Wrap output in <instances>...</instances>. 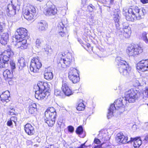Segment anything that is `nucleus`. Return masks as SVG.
I'll list each match as a JSON object with an SVG mask.
<instances>
[{
	"label": "nucleus",
	"instance_id": "4",
	"mask_svg": "<svg viewBox=\"0 0 148 148\" xmlns=\"http://www.w3.org/2000/svg\"><path fill=\"white\" fill-rule=\"evenodd\" d=\"M13 55V52L9 48L5 50L3 53L0 52V68L6 67L10 58Z\"/></svg>",
	"mask_w": 148,
	"mask_h": 148
},
{
	"label": "nucleus",
	"instance_id": "30",
	"mask_svg": "<svg viewBox=\"0 0 148 148\" xmlns=\"http://www.w3.org/2000/svg\"><path fill=\"white\" fill-rule=\"evenodd\" d=\"M53 77V73L51 72H47L44 74V78L46 79L50 80L52 79Z\"/></svg>",
	"mask_w": 148,
	"mask_h": 148
},
{
	"label": "nucleus",
	"instance_id": "43",
	"mask_svg": "<svg viewBox=\"0 0 148 148\" xmlns=\"http://www.w3.org/2000/svg\"><path fill=\"white\" fill-rule=\"evenodd\" d=\"M68 130L71 132H73L74 130V127L70 125L68 127Z\"/></svg>",
	"mask_w": 148,
	"mask_h": 148
},
{
	"label": "nucleus",
	"instance_id": "11",
	"mask_svg": "<svg viewBox=\"0 0 148 148\" xmlns=\"http://www.w3.org/2000/svg\"><path fill=\"white\" fill-rule=\"evenodd\" d=\"M15 34L16 39L19 40L26 39V37L27 35V30L23 28H20L17 29Z\"/></svg>",
	"mask_w": 148,
	"mask_h": 148
},
{
	"label": "nucleus",
	"instance_id": "12",
	"mask_svg": "<svg viewBox=\"0 0 148 148\" xmlns=\"http://www.w3.org/2000/svg\"><path fill=\"white\" fill-rule=\"evenodd\" d=\"M143 52L142 47L138 45L132 44L130 46V56L138 55Z\"/></svg>",
	"mask_w": 148,
	"mask_h": 148
},
{
	"label": "nucleus",
	"instance_id": "1",
	"mask_svg": "<svg viewBox=\"0 0 148 148\" xmlns=\"http://www.w3.org/2000/svg\"><path fill=\"white\" fill-rule=\"evenodd\" d=\"M34 88L38 89L35 91V97L38 100H42L47 98L50 94V88L48 84L43 82H39Z\"/></svg>",
	"mask_w": 148,
	"mask_h": 148
},
{
	"label": "nucleus",
	"instance_id": "44",
	"mask_svg": "<svg viewBox=\"0 0 148 148\" xmlns=\"http://www.w3.org/2000/svg\"><path fill=\"white\" fill-rule=\"evenodd\" d=\"M94 142L97 144H99L101 143V141L99 140L96 138H95Z\"/></svg>",
	"mask_w": 148,
	"mask_h": 148
},
{
	"label": "nucleus",
	"instance_id": "23",
	"mask_svg": "<svg viewBox=\"0 0 148 148\" xmlns=\"http://www.w3.org/2000/svg\"><path fill=\"white\" fill-rule=\"evenodd\" d=\"M10 97V93L8 90H6L3 92L0 95L1 101L2 102H8L10 100L9 98Z\"/></svg>",
	"mask_w": 148,
	"mask_h": 148
},
{
	"label": "nucleus",
	"instance_id": "22",
	"mask_svg": "<svg viewBox=\"0 0 148 148\" xmlns=\"http://www.w3.org/2000/svg\"><path fill=\"white\" fill-rule=\"evenodd\" d=\"M47 23L45 21L42 20L38 23L37 27L39 31H44L46 30L47 28Z\"/></svg>",
	"mask_w": 148,
	"mask_h": 148
},
{
	"label": "nucleus",
	"instance_id": "26",
	"mask_svg": "<svg viewBox=\"0 0 148 148\" xmlns=\"http://www.w3.org/2000/svg\"><path fill=\"white\" fill-rule=\"evenodd\" d=\"M3 75L5 79H11L13 77V71L6 69L3 72Z\"/></svg>",
	"mask_w": 148,
	"mask_h": 148
},
{
	"label": "nucleus",
	"instance_id": "25",
	"mask_svg": "<svg viewBox=\"0 0 148 148\" xmlns=\"http://www.w3.org/2000/svg\"><path fill=\"white\" fill-rule=\"evenodd\" d=\"M59 30V34L62 37L64 36L65 35L66 28L64 27V25L62 22H60L58 25Z\"/></svg>",
	"mask_w": 148,
	"mask_h": 148
},
{
	"label": "nucleus",
	"instance_id": "13",
	"mask_svg": "<svg viewBox=\"0 0 148 148\" xmlns=\"http://www.w3.org/2000/svg\"><path fill=\"white\" fill-rule=\"evenodd\" d=\"M113 18L116 27L118 26L119 24V20L120 18V12L119 10L118 9H114L113 11L110 14Z\"/></svg>",
	"mask_w": 148,
	"mask_h": 148
},
{
	"label": "nucleus",
	"instance_id": "53",
	"mask_svg": "<svg viewBox=\"0 0 148 148\" xmlns=\"http://www.w3.org/2000/svg\"><path fill=\"white\" fill-rule=\"evenodd\" d=\"M144 94L147 97H148V88L145 91Z\"/></svg>",
	"mask_w": 148,
	"mask_h": 148
},
{
	"label": "nucleus",
	"instance_id": "55",
	"mask_svg": "<svg viewBox=\"0 0 148 148\" xmlns=\"http://www.w3.org/2000/svg\"><path fill=\"white\" fill-rule=\"evenodd\" d=\"M126 53H127L129 55L130 53V47H127V48L126 49Z\"/></svg>",
	"mask_w": 148,
	"mask_h": 148
},
{
	"label": "nucleus",
	"instance_id": "7",
	"mask_svg": "<svg viewBox=\"0 0 148 148\" xmlns=\"http://www.w3.org/2000/svg\"><path fill=\"white\" fill-rule=\"evenodd\" d=\"M23 13L25 18L27 20H31L36 16V10L34 6L29 5L24 7Z\"/></svg>",
	"mask_w": 148,
	"mask_h": 148
},
{
	"label": "nucleus",
	"instance_id": "42",
	"mask_svg": "<svg viewBox=\"0 0 148 148\" xmlns=\"http://www.w3.org/2000/svg\"><path fill=\"white\" fill-rule=\"evenodd\" d=\"M55 94L56 96H59L61 95V92L60 90L56 89L55 90Z\"/></svg>",
	"mask_w": 148,
	"mask_h": 148
},
{
	"label": "nucleus",
	"instance_id": "2",
	"mask_svg": "<svg viewBox=\"0 0 148 148\" xmlns=\"http://www.w3.org/2000/svg\"><path fill=\"white\" fill-rule=\"evenodd\" d=\"M123 98H119L115 101L114 104H111L108 109L107 117L108 119L113 116L114 112L116 110H119L122 112L124 110V106L122 102Z\"/></svg>",
	"mask_w": 148,
	"mask_h": 148
},
{
	"label": "nucleus",
	"instance_id": "48",
	"mask_svg": "<svg viewBox=\"0 0 148 148\" xmlns=\"http://www.w3.org/2000/svg\"><path fill=\"white\" fill-rule=\"evenodd\" d=\"M7 124L8 126H11L12 125V121L10 120L8 121L7 122Z\"/></svg>",
	"mask_w": 148,
	"mask_h": 148
},
{
	"label": "nucleus",
	"instance_id": "29",
	"mask_svg": "<svg viewBox=\"0 0 148 148\" xmlns=\"http://www.w3.org/2000/svg\"><path fill=\"white\" fill-rule=\"evenodd\" d=\"M55 119H54L53 117H50L48 119L45 117V121L49 126L52 127L55 123Z\"/></svg>",
	"mask_w": 148,
	"mask_h": 148
},
{
	"label": "nucleus",
	"instance_id": "46",
	"mask_svg": "<svg viewBox=\"0 0 148 148\" xmlns=\"http://www.w3.org/2000/svg\"><path fill=\"white\" fill-rule=\"evenodd\" d=\"M1 43L3 45H5L7 44L8 42H6V41H5L3 40V39L1 38V39L0 40Z\"/></svg>",
	"mask_w": 148,
	"mask_h": 148
},
{
	"label": "nucleus",
	"instance_id": "61",
	"mask_svg": "<svg viewBox=\"0 0 148 148\" xmlns=\"http://www.w3.org/2000/svg\"><path fill=\"white\" fill-rule=\"evenodd\" d=\"M90 44H89L88 45V47H90Z\"/></svg>",
	"mask_w": 148,
	"mask_h": 148
},
{
	"label": "nucleus",
	"instance_id": "16",
	"mask_svg": "<svg viewBox=\"0 0 148 148\" xmlns=\"http://www.w3.org/2000/svg\"><path fill=\"white\" fill-rule=\"evenodd\" d=\"M16 40L17 43L16 46L17 48L19 49L20 50H23L27 49L28 44L27 43V40L26 39H22L20 40Z\"/></svg>",
	"mask_w": 148,
	"mask_h": 148
},
{
	"label": "nucleus",
	"instance_id": "36",
	"mask_svg": "<svg viewBox=\"0 0 148 148\" xmlns=\"http://www.w3.org/2000/svg\"><path fill=\"white\" fill-rule=\"evenodd\" d=\"M76 132L78 134H82L83 132V129L82 126L78 127L76 130Z\"/></svg>",
	"mask_w": 148,
	"mask_h": 148
},
{
	"label": "nucleus",
	"instance_id": "35",
	"mask_svg": "<svg viewBox=\"0 0 148 148\" xmlns=\"http://www.w3.org/2000/svg\"><path fill=\"white\" fill-rule=\"evenodd\" d=\"M147 33L146 32H143L142 34V38L145 43L148 44V39L147 36Z\"/></svg>",
	"mask_w": 148,
	"mask_h": 148
},
{
	"label": "nucleus",
	"instance_id": "54",
	"mask_svg": "<svg viewBox=\"0 0 148 148\" xmlns=\"http://www.w3.org/2000/svg\"><path fill=\"white\" fill-rule=\"evenodd\" d=\"M100 135H101V136H103L102 139H103L105 140V137L106 135V134H103V133H101V134H99V136H100Z\"/></svg>",
	"mask_w": 148,
	"mask_h": 148
},
{
	"label": "nucleus",
	"instance_id": "49",
	"mask_svg": "<svg viewBox=\"0 0 148 148\" xmlns=\"http://www.w3.org/2000/svg\"><path fill=\"white\" fill-rule=\"evenodd\" d=\"M85 143L81 145L80 146L77 148H87V146L85 145Z\"/></svg>",
	"mask_w": 148,
	"mask_h": 148
},
{
	"label": "nucleus",
	"instance_id": "28",
	"mask_svg": "<svg viewBox=\"0 0 148 148\" xmlns=\"http://www.w3.org/2000/svg\"><path fill=\"white\" fill-rule=\"evenodd\" d=\"M18 65L19 69L21 70H22L24 67L26 66L27 63L25 61V60L23 57H21L19 58L18 60Z\"/></svg>",
	"mask_w": 148,
	"mask_h": 148
},
{
	"label": "nucleus",
	"instance_id": "60",
	"mask_svg": "<svg viewBox=\"0 0 148 148\" xmlns=\"http://www.w3.org/2000/svg\"><path fill=\"white\" fill-rule=\"evenodd\" d=\"M3 40H4V41H6V42H8V41L7 40H5V39H3Z\"/></svg>",
	"mask_w": 148,
	"mask_h": 148
},
{
	"label": "nucleus",
	"instance_id": "52",
	"mask_svg": "<svg viewBox=\"0 0 148 148\" xmlns=\"http://www.w3.org/2000/svg\"><path fill=\"white\" fill-rule=\"evenodd\" d=\"M140 1L143 4L148 3V0H140Z\"/></svg>",
	"mask_w": 148,
	"mask_h": 148
},
{
	"label": "nucleus",
	"instance_id": "19",
	"mask_svg": "<svg viewBox=\"0 0 148 148\" xmlns=\"http://www.w3.org/2000/svg\"><path fill=\"white\" fill-rule=\"evenodd\" d=\"M57 10L55 5H51L48 7L46 10L45 14L46 15L52 16L56 14Z\"/></svg>",
	"mask_w": 148,
	"mask_h": 148
},
{
	"label": "nucleus",
	"instance_id": "31",
	"mask_svg": "<svg viewBox=\"0 0 148 148\" xmlns=\"http://www.w3.org/2000/svg\"><path fill=\"white\" fill-rule=\"evenodd\" d=\"M43 41L42 39L38 38L36 41V46L38 48L41 47L42 45Z\"/></svg>",
	"mask_w": 148,
	"mask_h": 148
},
{
	"label": "nucleus",
	"instance_id": "27",
	"mask_svg": "<svg viewBox=\"0 0 148 148\" xmlns=\"http://www.w3.org/2000/svg\"><path fill=\"white\" fill-rule=\"evenodd\" d=\"M131 141H134L133 146L135 148H138L142 143V141L140 139L137 138H131L130 142Z\"/></svg>",
	"mask_w": 148,
	"mask_h": 148
},
{
	"label": "nucleus",
	"instance_id": "10",
	"mask_svg": "<svg viewBox=\"0 0 148 148\" xmlns=\"http://www.w3.org/2000/svg\"><path fill=\"white\" fill-rule=\"evenodd\" d=\"M20 9L19 5L14 6L12 4H9L8 5L6 9L7 15L10 16H13L16 14L17 11H18Z\"/></svg>",
	"mask_w": 148,
	"mask_h": 148
},
{
	"label": "nucleus",
	"instance_id": "50",
	"mask_svg": "<svg viewBox=\"0 0 148 148\" xmlns=\"http://www.w3.org/2000/svg\"><path fill=\"white\" fill-rule=\"evenodd\" d=\"M132 130L133 132L135 131L137 129V126L136 125L134 124L132 125Z\"/></svg>",
	"mask_w": 148,
	"mask_h": 148
},
{
	"label": "nucleus",
	"instance_id": "15",
	"mask_svg": "<svg viewBox=\"0 0 148 148\" xmlns=\"http://www.w3.org/2000/svg\"><path fill=\"white\" fill-rule=\"evenodd\" d=\"M45 117L47 118H49L53 117L54 119L56 118V112L55 109L53 107L48 108L45 112Z\"/></svg>",
	"mask_w": 148,
	"mask_h": 148
},
{
	"label": "nucleus",
	"instance_id": "62",
	"mask_svg": "<svg viewBox=\"0 0 148 148\" xmlns=\"http://www.w3.org/2000/svg\"><path fill=\"white\" fill-rule=\"evenodd\" d=\"M69 148H72V147H69Z\"/></svg>",
	"mask_w": 148,
	"mask_h": 148
},
{
	"label": "nucleus",
	"instance_id": "41",
	"mask_svg": "<svg viewBox=\"0 0 148 148\" xmlns=\"http://www.w3.org/2000/svg\"><path fill=\"white\" fill-rule=\"evenodd\" d=\"M10 120L14 122L15 125L16 124V122L17 121V118L15 116L11 117Z\"/></svg>",
	"mask_w": 148,
	"mask_h": 148
},
{
	"label": "nucleus",
	"instance_id": "17",
	"mask_svg": "<svg viewBox=\"0 0 148 148\" xmlns=\"http://www.w3.org/2000/svg\"><path fill=\"white\" fill-rule=\"evenodd\" d=\"M128 138L125 136L122 133H118L116 138V142L118 143H128L127 141Z\"/></svg>",
	"mask_w": 148,
	"mask_h": 148
},
{
	"label": "nucleus",
	"instance_id": "32",
	"mask_svg": "<svg viewBox=\"0 0 148 148\" xmlns=\"http://www.w3.org/2000/svg\"><path fill=\"white\" fill-rule=\"evenodd\" d=\"M129 10L128 9L123 8V14L125 16L126 19L127 20L129 21L130 17L129 16Z\"/></svg>",
	"mask_w": 148,
	"mask_h": 148
},
{
	"label": "nucleus",
	"instance_id": "59",
	"mask_svg": "<svg viewBox=\"0 0 148 148\" xmlns=\"http://www.w3.org/2000/svg\"><path fill=\"white\" fill-rule=\"evenodd\" d=\"M114 2V0H110V3L111 4H112Z\"/></svg>",
	"mask_w": 148,
	"mask_h": 148
},
{
	"label": "nucleus",
	"instance_id": "20",
	"mask_svg": "<svg viewBox=\"0 0 148 148\" xmlns=\"http://www.w3.org/2000/svg\"><path fill=\"white\" fill-rule=\"evenodd\" d=\"M24 129L26 133L30 136L34 134L35 133L34 127L29 123H27L25 125Z\"/></svg>",
	"mask_w": 148,
	"mask_h": 148
},
{
	"label": "nucleus",
	"instance_id": "8",
	"mask_svg": "<svg viewBox=\"0 0 148 148\" xmlns=\"http://www.w3.org/2000/svg\"><path fill=\"white\" fill-rule=\"evenodd\" d=\"M41 66L42 64L38 59L34 58L31 61L30 70L33 72H36Z\"/></svg>",
	"mask_w": 148,
	"mask_h": 148
},
{
	"label": "nucleus",
	"instance_id": "33",
	"mask_svg": "<svg viewBox=\"0 0 148 148\" xmlns=\"http://www.w3.org/2000/svg\"><path fill=\"white\" fill-rule=\"evenodd\" d=\"M125 100L126 102V105L127 106V104L128 105H129V104L127 103V101L128 102V103L130 102V92L129 90L127 91L125 93Z\"/></svg>",
	"mask_w": 148,
	"mask_h": 148
},
{
	"label": "nucleus",
	"instance_id": "21",
	"mask_svg": "<svg viewBox=\"0 0 148 148\" xmlns=\"http://www.w3.org/2000/svg\"><path fill=\"white\" fill-rule=\"evenodd\" d=\"M130 103H134L139 98V93L137 91L130 89Z\"/></svg>",
	"mask_w": 148,
	"mask_h": 148
},
{
	"label": "nucleus",
	"instance_id": "45",
	"mask_svg": "<svg viewBox=\"0 0 148 148\" xmlns=\"http://www.w3.org/2000/svg\"><path fill=\"white\" fill-rule=\"evenodd\" d=\"M45 51L47 52V53L48 54H50L51 53L52 51V49L51 48H46L45 49Z\"/></svg>",
	"mask_w": 148,
	"mask_h": 148
},
{
	"label": "nucleus",
	"instance_id": "58",
	"mask_svg": "<svg viewBox=\"0 0 148 148\" xmlns=\"http://www.w3.org/2000/svg\"><path fill=\"white\" fill-rule=\"evenodd\" d=\"M46 148H54L53 145H51L49 146L48 147H46Z\"/></svg>",
	"mask_w": 148,
	"mask_h": 148
},
{
	"label": "nucleus",
	"instance_id": "39",
	"mask_svg": "<svg viewBox=\"0 0 148 148\" xmlns=\"http://www.w3.org/2000/svg\"><path fill=\"white\" fill-rule=\"evenodd\" d=\"M10 64L12 70L16 68V64L14 61L11 60L10 61Z\"/></svg>",
	"mask_w": 148,
	"mask_h": 148
},
{
	"label": "nucleus",
	"instance_id": "38",
	"mask_svg": "<svg viewBox=\"0 0 148 148\" xmlns=\"http://www.w3.org/2000/svg\"><path fill=\"white\" fill-rule=\"evenodd\" d=\"M95 9V7L92 4H90L87 6V9L88 11L90 12H92Z\"/></svg>",
	"mask_w": 148,
	"mask_h": 148
},
{
	"label": "nucleus",
	"instance_id": "40",
	"mask_svg": "<svg viewBox=\"0 0 148 148\" xmlns=\"http://www.w3.org/2000/svg\"><path fill=\"white\" fill-rule=\"evenodd\" d=\"M1 38L8 41L9 35L7 33H3L1 36Z\"/></svg>",
	"mask_w": 148,
	"mask_h": 148
},
{
	"label": "nucleus",
	"instance_id": "6",
	"mask_svg": "<svg viewBox=\"0 0 148 148\" xmlns=\"http://www.w3.org/2000/svg\"><path fill=\"white\" fill-rule=\"evenodd\" d=\"M130 12L132 14L130 17V21H134L137 19H140L142 16H143L146 13L145 9H143L140 10L136 6H131Z\"/></svg>",
	"mask_w": 148,
	"mask_h": 148
},
{
	"label": "nucleus",
	"instance_id": "14",
	"mask_svg": "<svg viewBox=\"0 0 148 148\" xmlns=\"http://www.w3.org/2000/svg\"><path fill=\"white\" fill-rule=\"evenodd\" d=\"M137 69L142 71H148V60H143L140 61L137 64Z\"/></svg>",
	"mask_w": 148,
	"mask_h": 148
},
{
	"label": "nucleus",
	"instance_id": "24",
	"mask_svg": "<svg viewBox=\"0 0 148 148\" xmlns=\"http://www.w3.org/2000/svg\"><path fill=\"white\" fill-rule=\"evenodd\" d=\"M27 110L29 114L33 115L36 114L37 111L36 104L33 103L30 104L27 109Z\"/></svg>",
	"mask_w": 148,
	"mask_h": 148
},
{
	"label": "nucleus",
	"instance_id": "34",
	"mask_svg": "<svg viewBox=\"0 0 148 148\" xmlns=\"http://www.w3.org/2000/svg\"><path fill=\"white\" fill-rule=\"evenodd\" d=\"M85 108V106L83 103L81 102L79 103L77 108V110L79 111H82L84 110Z\"/></svg>",
	"mask_w": 148,
	"mask_h": 148
},
{
	"label": "nucleus",
	"instance_id": "3",
	"mask_svg": "<svg viewBox=\"0 0 148 148\" xmlns=\"http://www.w3.org/2000/svg\"><path fill=\"white\" fill-rule=\"evenodd\" d=\"M65 55V54L64 53L61 52L58 54V58L60 60L59 63H58L59 66L64 68L69 67L71 63L74 60V58L71 53H68L66 58H64Z\"/></svg>",
	"mask_w": 148,
	"mask_h": 148
},
{
	"label": "nucleus",
	"instance_id": "57",
	"mask_svg": "<svg viewBox=\"0 0 148 148\" xmlns=\"http://www.w3.org/2000/svg\"><path fill=\"white\" fill-rule=\"evenodd\" d=\"M11 111H10V114L12 115L14 114V112H13V110L12 109L11 110Z\"/></svg>",
	"mask_w": 148,
	"mask_h": 148
},
{
	"label": "nucleus",
	"instance_id": "51",
	"mask_svg": "<svg viewBox=\"0 0 148 148\" xmlns=\"http://www.w3.org/2000/svg\"><path fill=\"white\" fill-rule=\"evenodd\" d=\"M3 23H0V35L1 34L2 30L3 29Z\"/></svg>",
	"mask_w": 148,
	"mask_h": 148
},
{
	"label": "nucleus",
	"instance_id": "56",
	"mask_svg": "<svg viewBox=\"0 0 148 148\" xmlns=\"http://www.w3.org/2000/svg\"><path fill=\"white\" fill-rule=\"evenodd\" d=\"M145 140L147 142H148V135L146 136L145 138Z\"/></svg>",
	"mask_w": 148,
	"mask_h": 148
},
{
	"label": "nucleus",
	"instance_id": "18",
	"mask_svg": "<svg viewBox=\"0 0 148 148\" xmlns=\"http://www.w3.org/2000/svg\"><path fill=\"white\" fill-rule=\"evenodd\" d=\"M62 89L63 92L66 96H69L72 94L71 90L68 86L67 82L63 81Z\"/></svg>",
	"mask_w": 148,
	"mask_h": 148
},
{
	"label": "nucleus",
	"instance_id": "9",
	"mask_svg": "<svg viewBox=\"0 0 148 148\" xmlns=\"http://www.w3.org/2000/svg\"><path fill=\"white\" fill-rule=\"evenodd\" d=\"M77 70L75 68H72L70 69L69 73V77L70 79L74 83H76L79 80V78L77 76Z\"/></svg>",
	"mask_w": 148,
	"mask_h": 148
},
{
	"label": "nucleus",
	"instance_id": "47",
	"mask_svg": "<svg viewBox=\"0 0 148 148\" xmlns=\"http://www.w3.org/2000/svg\"><path fill=\"white\" fill-rule=\"evenodd\" d=\"M126 28L125 27L124 30V35L125 38H128L129 37L128 33L126 32Z\"/></svg>",
	"mask_w": 148,
	"mask_h": 148
},
{
	"label": "nucleus",
	"instance_id": "37",
	"mask_svg": "<svg viewBox=\"0 0 148 148\" xmlns=\"http://www.w3.org/2000/svg\"><path fill=\"white\" fill-rule=\"evenodd\" d=\"M133 85L134 86H136L140 85V84L138 80H137L136 78H134L132 80Z\"/></svg>",
	"mask_w": 148,
	"mask_h": 148
},
{
	"label": "nucleus",
	"instance_id": "5",
	"mask_svg": "<svg viewBox=\"0 0 148 148\" xmlns=\"http://www.w3.org/2000/svg\"><path fill=\"white\" fill-rule=\"evenodd\" d=\"M116 61L118 65L119 66V71L120 73L125 76H128L129 69V62L123 60L122 58L120 57L116 58Z\"/></svg>",
	"mask_w": 148,
	"mask_h": 148
}]
</instances>
